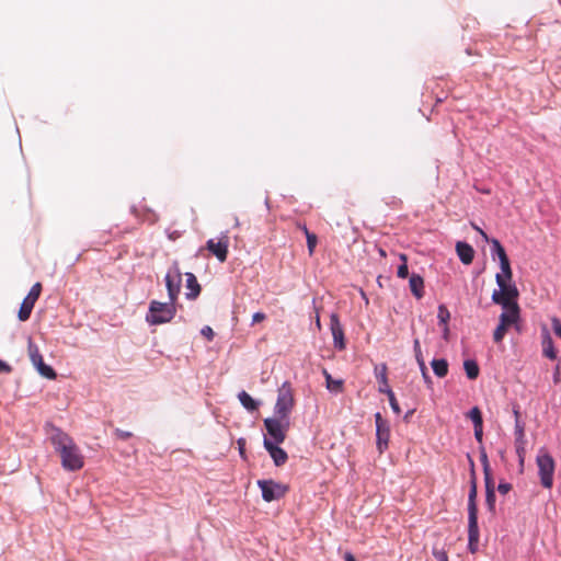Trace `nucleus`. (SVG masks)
<instances>
[{"mask_svg":"<svg viewBox=\"0 0 561 561\" xmlns=\"http://www.w3.org/2000/svg\"><path fill=\"white\" fill-rule=\"evenodd\" d=\"M432 368L438 377H445L448 373V363L445 359H434Z\"/></svg>","mask_w":561,"mask_h":561,"instance_id":"nucleus-23","label":"nucleus"},{"mask_svg":"<svg viewBox=\"0 0 561 561\" xmlns=\"http://www.w3.org/2000/svg\"><path fill=\"white\" fill-rule=\"evenodd\" d=\"M377 436V448L379 453H382L388 448L389 437H390V428L389 427H380L376 428Z\"/></svg>","mask_w":561,"mask_h":561,"instance_id":"nucleus-18","label":"nucleus"},{"mask_svg":"<svg viewBox=\"0 0 561 561\" xmlns=\"http://www.w3.org/2000/svg\"><path fill=\"white\" fill-rule=\"evenodd\" d=\"M480 460L483 466L484 480L492 479L491 469L488 460V455L483 445L480 446Z\"/></svg>","mask_w":561,"mask_h":561,"instance_id":"nucleus-27","label":"nucleus"},{"mask_svg":"<svg viewBox=\"0 0 561 561\" xmlns=\"http://www.w3.org/2000/svg\"><path fill=\"white\" fill-rule=\"evenodd\" d=\"M34 305L35 302L24 298L18 312V318L20 321L24 322L30 319Z\"/></svg>","mask_w":561,"mask_h":561,"instance_id":"nucleus-21","label":"nucleus"},{"mask_svg":"<svg viewBox=\"0 0 561 561\" xmlns=\"http://www.w3.org/2000/svg\"><path fill=\"white\" fill-rule=\"evenodd\" d=\"M46 433L49 435V440L55 450L60 456L62 467L69 471L80 470L84 465V458L73 439L51 423L46 424Z\"/></svg>","mask_w":561,"mask_h":561,"instance_id":"nucleus-2","label":"nucleus"},{"mask_svg":"<svg viewBox=\"0 0 561 561\" xmlns=\"http://www.w3.org/2000/svg\"><path fill=\"white\" fill-rule=\"evenodd\" d=\"M182 283V272L175 263L165 276V285L171 302H174L180 294Z\"/></svg>","mask_w":561,"mask_h":561,"instance_id":"nucleus-8","label":"nucleus"},{"mask_svg":"<svg viewBox=\"0 0 561 561\" xmlns=\"http://www.w3.org/2000/svg\"><path fill=\"white\" fill-rule=\"evenodd\" d=\"M414 350L416 353L421 352V345H420V341L417 339L414 340Z\"/></svg>","mask_w":561,"mask_h":561,"instance_id":"nucleus-52","label":"nucleus"},{"mask_svg":"<svg viewBox=\"0 0 561 561\" xmlns=\"http://www.w3.org/2000/svg\"><path fill=\"white\" fill-rule=\"evenodd\" d=\"M468 459H469V462H470V476H472V470H474V462L472 460V458L468 455ZM470 479H472V477H470Z\"/></svg>","mask_w":561,"mask_h":561,"instance_id":"nucleus-51","label":"nucleus"},{"mask_svg":"<svg viewBox=\"0 0 561 561\" xmlns=\"http://www.w3.org/2000/svg\"><path fill=\"white\" fill-rule=\"evenodd\" d=\"M330 329L333 337L334 347L340 351H343L346 346L344 330L336 313H332L330 317Z\"/></svg>","mask_w":561,"mask_h":561,"instance_id":"nucleus-11","label":"nucleus"},{"mask_svg":"<svg viewBox=\"0 0 561 561\" xmlns=\"http://www.w3.org/2000/svg\"><path fill=\"white\" fill-rule=\"evenodd\" d=\"M186 276V287L190 289L186 293V297L188 299H195L201 293V286L197 282L196 276L193 273H185Z\"/></svg>","mask_w":561,"mask_h":561,"instance_id":"nucleus-17","label":"nucleus"},{"mask_svg":"<svg viewBox=\"0 0 561 561\" xmlns=\"http://www.w3.org/2000/svg\"><path fill=\"white\" fill-rule=\"evenodd\" d=\"M257 485L261 488L262 497L266 502L279 500L288 491V485L277 483L273 480H259Z\"/></svg>","mask_w":561,"mask_h":561,"instance_id":"nucleus-5","label":"nucleus"},{"mask_svg":"<svg viewBox=\"0 0 561 561\" xmlns=\"http://www.w3.org/2000/svg\"><path fill=\"white\" fill-rule=\"evenodd\" d=\"M238 447H239V453L242 457H244V453H245V439L244 438H239L238 439Z\"/></svg>","mask_w":561,"mask_h":561,"instance_id":"nucleus-47","label":"nucleus"},{"mask_svg":"<svg viewBox=\"0 0 561 561\" xmlns=\"http://www.w3.org/2000/svg\"><path fill=\"white\" fill-rule=\"evenodd\" d=\"M115 435L119 438V439H123V440H126L128 438H130L133 436V434L130 432H125V431H122L119 428H117L115 431Z\"/></svg>","mask_w":561,"mask_h":561,"instance_id":"nucleus-43","label":"nucleus"},{"mask_svg":"<svg viewBox=\"0 0 561 561\" xmlns=\"http://www.w3.org/2000/svg\"><path fill=\"white\" fill-rule=\"evenodd\" d=\"M538 473L543 488L550 489L553 484L554 460L549 453L537 456Z\"/></svg>","mask_w":561,"mask_h":561,"instance_id":"nucleus-4","label":"nucleus"},{"mask_svg":"<svg viewBox=\"0 0 561 561\" xmlns=\"http://www.w3.org/2000/svg\"><path fill=\"white\" fill-rule=\"evenodd\" d=\"M28 355L32 364L36 367L37 371L47 379H55V370L44 363L43 356L41 355L38 347L32 342L28 343Z\"/></svg>","mask_w":561,"mask_h":561,"instance_id":"nucleus-9","label":"nucleus"},{"mask_svg":"<svg viewBox=\"0 0 561 561\" xmlns=\"http://www.w3.org/2000/svg\"><path fill=\"white\" fill-rule=\"evenodd\" d=\"M479 526L478 518H468V549L471 553L478 551Z\"/></svg>","mask_w":561,"mask_h":561,"instance_id":"nucleus-13","label":"nucleus"},{"mask_svg":"<svg viewBox=\"0 0 561 561\" xmlns=\"http://www.w3.org/2000/svg\"><path fill=\"white\" fill-rule=\"evenodd\" d=\"M278 444H274L271 439L264 438V447L268 451L270 456L273 458L275 466H283L287 459V453L277 446Z\"/></svg>","mask_w":561,"mask_h":561,"instance_id":"nucleus-12","label":"nucleus"},{"mask_svg":"<svg viewBox=\"0 0 561 561\" xmlns=\"http://www.w3.org/2000/svg\"><path fill=\"white\" fill-rule=\"evenodd\" d=\"M320 325H321L320 324V319H319V317H317V327L320 328Z\"/></svg>","mask_w":561,"mask_h":561,"instance_id":"nucleus-56","label":"nucleus"},{"mask_svg":"<svg viewBox=\"0 0 561 561\" xmlns=\"http://www.w3.org/2000/svg\"><path fill=\"white\" fill-rule=\"evenodd\" d=\"M542 347H543V354L545 356L551 358V359H554L556 358V351H554V347H553V342H552V339L550 337L549 334H547L543 339V342H542Z\"/></svg>","mask_w":561,"mask_h":561,"instance_id":"nucleus-26","label":"nucleus"},{"mask_svg":"<svg viewBox=\"0 0 561 561\" xmlns=\"http://www.w3.org/2000/svg\"><path fill=\"white\" fill-rule=\"evenodd\" d=\"M376 428L380 427H389L387 421H385L379 412L375 414Z\"/></svg>","mask_w":561,"mask_h":561,"instance_id":"nucleus-42","label":"nucleus"},{"mask_svg":"<svg viewBox=\"0 0 561 561\" xmlns=\"http://www.w3.org/2000/svg\"><path fill=\"white\" fill-rule=\"evenodd\" d=\"M515 440H525V425L520 420L515 422Z\"/></svg>","mask_w":561,"mask_h":561,"instance_id":"nucleus-36","label":"nucleus"},{"mask_svg":"<svg viewBox=\"0 0 561 561\" xmlns=\"http://www.w3.org/2000/svg\"><path fill=\"white\" fill-rule=\"evenodd\" d=\"M474 437L480 446L483 445V425H478V427H474Z\"/></svg>","mask_w":561,"mask_h":561,"instance_id":"nucleus-39","label":"nucleus"},{"mask_svg":"<svg viewBox=\"0 0 561 561\" xmlns=\"http://www.w3.org/2000/svg\"><path fill=\"white\" fill-rule=\"evenodd\" d=\"M306 238L309 254L312 255L317 247L318 238L314 233L310 232L309 230H306Z\"/></svg>","mask_w":561,"mask_h":561,"instance_id":"nucleus-32","label":"nucleus"},{"mask_svg":"<svg viewBox=\"0 0 561 561\" xmlns=\"http://www.w3.org/2000/svg\"><path fill=\"white\" fill-rule=\"evenodd\" d=\"M376 428L380 427H389L387 421H385L379 412L375 414Z\"/></svg>","mask_w":561,"mask_h":561,"instance_id":"nucleus-41","label":"nucleus"},{"mask_svg":"<svg viewBox=\"0 0 561 561\" xmlns=\"http://www.w3.org/2000/svg\"><path fill=\"white\" fill-rule=\"evenodd\" d=\"M344 559L345 561H356L355 557L351 552H346Z\"/></svg>","mask_w":561,"mask_h":561,"instance_id":"nucleus-50","label":"nucleus"},{"mask_svg":"<svg viewBox=\"0 0 561 561\" xmlns=\"http://www.w3.org/2000/svg\"><path fill=\"white\" fill-rule=\"evenodd\" d=\"M468 417L472 421L473 427H478V425H483L482 413L478 407H473L468 412Z\"/></svg>","mask_w":561,"mask_h":561,"instance_id":"nucleus-30","label":"nucleus"},{"mask_svg":"<svg viewBox=\"0 0 561 561\" xmlns=\"http://www.w3.org/2000/svg\"><path fill=\"white\" fill-rule=\"evenodd\" d=\"M409 286L415 298L421 299L424 296V279L419 274L410 276Z\"/></svg>","mask_w":561,"mask_h":561,"instance_id":"nucleus-16","label":"nucleus"},{"mask_svg":"<svg viewBox=\"0 0 561 561\" xmlns=\"http://www.w3.org/2000/svg\"><path fill=\"white\" fill-rule=\"evenodd\" d=\"M456 251L463 264L468 265L472 263L474 257V250L470 244L467 242L458 241L456 243Z\"/></svg>","mask_w":561,"mask_h":561,"instance_id":"nucleus-15","label":"nucleus"},{"mask_svg":"<svg viewBox=\"0 0 561 561\" xmlns=\"http://www.w3.org/2000/svg\"><path fill=\"white\" fill-rule=\"evenodd\" d=\"M413 413V410L409 411L405 416H404V420H408V417Z\"/></svg>","mask_w":561,"mask_h":561,"instance_id":"nucleus-54","label":"nucleus"},{"mask_svg":"<svg viewBox=\"0 0 561 561\" xmlns=\"http://www.w3.org/2000/svg\"><path fill=\"white\" fill-rule=\"evenodd\" d=\"M472 227H473V228H474V229H476V230H477V231H478V232H479V233H480V234H481V236H482L486 241L489 240V239H488L486 233H485L481 228H479L478 226H476V225H473V224H472Z\"/></svg>","mask_w":561,"mask_h":561,"instance_id":"nucleus-49","label":"nucleus"},{"mask_svg":"<svg viewBox=\"0 0 561 561\" xmlns=\"http://www.w3.org/2000/svg\"><path fill=\"white\" fill-rule=\"evenodd\" d=\"M513 413H514V416H515V421L516 420H520V413H519V405L518 404H513Z\"/></svg>","mask_w":561,"mask_h":561,"instance_id":"nucleus-48","label":"nucleus"},{"mask_svg":"<svg viewBox=\"0 0 561 561\" xmlns=\"http://www.w3.org/2000/svg\"><path fill=\"white\" fill-rule=\"evenodd\" d=\"M327 381H328L327 386H331V377L329 375L327 376Z\"/></svg>","mask_w":561,"mask_h":561,"instance_id":"nucleus-55","label":"nucleus"},{"mask_svg":"<svg viewBox=\"0 0 561 561\" xmlns=\"http://www.w3.org/2000/svg\"><path fill=\"white\" fill-rule=\"evenodd\" d=\"M378 252H379L381 257H386L387 256V253H386V251L382 248H379Z\"/></svg>","mask_w":561,"mask_h":561,"instance_id":"nucleus-53","label":"nucleus"},{"mask_svg":"<svg viewBox=\"0 0 561 561\" xmlns=\"http://www.w3.org/2000/svg\"><path fill=\"white\" fill-rule=\"evenodd\" d=\"M477 478L476 470H472V479H470V491L468 495V518H478L477 507Z\"/></svg>","mask_w":561,"mask_h":561,"instance_id":"nucleus-14","label":"nucleus"},{"mask_svg":"<svg viewBox=\"0 0 561 561\" xmlns=\"http://www.w3.org/2000/svg\"><path fill=\"white\" fill-rule=\"evenodd\" d=\"M375 376L376 380L380 385H387V366L385 364H379L375 366Z\"/></svg>","mask_w":561,"mask_h":561,"instance_id":"nucleus-28","label":"nucleus"},{"mask_svg":"<svg viewBox=\"0 0 561 561\" xmlns=\"http://www.w3.org/2000/svg\"><path fill=\"white\" fill-rule=\"evenodd\" d=\"M500 266H501V271H502V275H504V277L506 278H513V272H512V268H511V263H510V260L508 257H503L502 260H500Z\"/></svg>","mask_w":561,"mask_h":561,"instance_id":"nucleus-33","label":"nucleus"},{"mask_svg":"<svg viewBox=\"0 0 561 561\" xmlns=\"http://www.w3.org/2000/svg\"><path fill=\"white\" fill-rule=\"evenodd\" d=\"M552 329L557 336L561 339V321L558 318L551 319Z\"/></svg>","mask_w":561,"mask_h":561,"instance_id":"nucleus-38","label":"nucleus"},{"mask_svg":"<svg viewBox=\"0 0 561 561\" xmlns=\"http://www.w3.org/2000/svg\"><path fill=\"white\" fill-rule=\"evenodd\" d=\"M202 334L207 337L208 341L213 340L214 331L210 327H204L202 329Z\"/></svg>","mask_w":561,"mask_h":561,"instance_id":"nucleus-45","label":"nucleus"},{"mask_svg":"<svg viewBox=\"0 0 561 561\" xmlns=\"http://www.w3.org/2000/svg\"><path fill=\"white\" fill-rule=\"evenodd\" d=\"M11 366L8 363L0 359V374H9L11 373Z\"/></svg>","mask_w":561,"mask_h":561,"instance_id":"nucleus-46","label":"nucleus"},{"mask_svg":"<svg viewBox=\"0 0 561 561\" xmlns=\"http://www.w3.org/2000/svg\"><path fill=\"white\" fill-rule=\"evenodd\" d=\"M295 405L294 394L290 388H279L275 405V414L280 420H288V415Z\"/></svg>","mask_w":561,"mask_h":561,"instance_id":"nucleus-6","label":"nucleus"},{"mask_svg":"<svg viewBox=\"0 0 561 561\" xmlns=\"http://www.w3.org/2000/svg\"><path fill=\"white\" fill-rule=\"evenodd\" d=\"M463 368H465L467 377L470 380H474L479 376L480 369H479V366L476 360H473V359L465 360Z\"/></svg>","mask_w":561,"mask_h":561,"instance_id":"nucleus-22","label":"nucleus"},{"mask_svg":"<svg viewBox=\"0 0 561 561\" xmlns=\"http://www.w3.org/2000/svg\"><path fill=\"white\" fill-rule=\"evenodd\" d=\"M41 293H42V284L41 283H35L32 286L30 293L27 294V296L25 298H27L28 300H31L33 302H36L37 299L41 296Z\"/></svg>","mask_w":561,"mask_h":561,"instance_id":"nucleus-35","label":"nucleus"},{"mask_svg":"<svg viewBox=\"0 0 561 561\" xmlns=\"http://www.w3.org/2000/svg\"><path fill=\"white\" fill-rule=\"evenodd\" d=\"M432 553L438 561H448V556L445 550H438L436 548H433Z\"/></svg>","mask_w":561,"mask_h":561,"instance_id":"nucleus-37","label":"nucleus"},{"mask_svg":"<svg viewBox=\"0 0 561 561\" xmlns=\"http://www.w3.org/2000/svg\"><path fill=\"white\" fill-rule=\"evenodd\" d=\"M379 390L388 396L390 405L394 413L399 414L401 412L399 403L396 399L394 393L392 392L391 388H379Z\"/></svg>","mask_w":561,"mask_h":561,"instance_id":"nucleus-29","label":"nucleus"},{"mask_svg":"<svg viewBox=\"0 0 561 561\" xmlns=\"http://www.w3.org/2000/svg\"><path fill=\"white\" fill-rule=\"evenodd\" d=\"M437 318H438L439 324L443 327L444 336L447 337V335L449 333L448 321L450 319V312L445 305L438 306Z\"/></svg>","mask_w":561,"mask_h":561,"instance_id":"nucleus-19","label":"nucleus"},{"mask_svg":"<svg viewBox=\"0 0 561 561\" xmlns=\"http://www.w3.org/2000/svg\"><path fill=\"white\" fill-rule=\"evenodd\" d=\"M228 247L229 238L227 236H222L218 239V241L209 239L206 242V249L211 252L220 262H225L227 260Z\"/></svg>","mask_w":561,"mask_h":561,"instance_id":"nucleus-10","label":"nucleus"},{"mask_svg":"<svg viewBox=\"0 0 561 561\" xmlns=\"http://www.w3.org/2000/svg\"><path fill=\"white\" fill-rule=\"evenodd\" d=\"M264 426L268 435L273 438L274 444H282L286 438V431L289 426L287 420H280L278 416L275 419H265Z\"/></svg>","mask_w":561,"mask_h":561,"instance_id":"nucleus-7","label":"nucleus"},{"mask_svg":"<svg viewBox=\"0 0 561 561\" xmlns=\"http://www.w3.org/2000/svg\"><path fill=\"white\" fill-rule=\"evenodd\" d=\"M525 444H526V440H515V448H516V454L518 456V463H519L520 472L524 471L525 455H526Z\"/></svg>","mask_w":561,"mask_h":561,"instance_id":"nucleus-25","label":"nucleus"},{"mask_svg":"<svg viewBox=\"0 0 561 561\" xmlns=\"http://www.w3.org/2000/svg\"><path fill=\"white\" fill-rule=\"evenodd\" d=\"M266 319V314L263 312H255L252 317V324L262 322Z\"/></svg>","mask_w":561,"mask_h":561,"instance_id":"nucleus-44","label":"nucleus"},{"mask_svg":"<svg viewBox=\"0 0 561 561\" xmlns=\"http://www.w3.org/2000/svg\"><path fill=\"white\" fill-rule=\"evenodd\" d=\"M174 302L163 304L152 300L149 306V312L146 316V321L149 324L157 325L170 322L175 316Z\"/></svg>","mask_w":561,"mask_h":561,"instance_id":"nucleus-3","label":"nucleus"},{"mask_svg":"<svg viewBox=\"0 0 561 561\" xmlns=\"http://www.w3.org/2000/svg\"><path fill=\"white\" fill-rule=\"evenodd\" d=\"M333 386H341V382H340V381H336V382H334V385H333Z\"/></svg>","mask_w":561,"mask_h":561,"instance_id":"nucleus-58","label":"nucleus"},{"mask_svg":"<svg viewBox=\"0 0 561 561\" xmlns=\"http://www.w3.org/2000/svg\"><path fill=\"white\" fill-rule=\"evenodd\" d=\"M499 289L492 293V301L503 308L500 314V323L493 332L495 343H501L510 327L515 325L518 330V321L520 318V308L517 302L519 291L512 278H506L502 274L495 275Z\"/></svg>","mask_w":561,"mask_h":561,"instance_id":"nucleus-1","label":"nucleus"},{"mask_svg":"<svg viewBox=\"0 0 561 561\" xmlns=\"http://www.w3.org/2000/svg\"><path fill=\"white\" fill-rule=\"evenodd\" d=\"M512 490V484L508 482H500L497 485V491L501 494H506Z\"/></svg>","mask_w":561,"mask_h":561,"instance_id":"nucleus-40","label":"nucleus"},{"mask_svg":"<svg viewBox=\"0 0 561 561\" xmlns=\"http://www.w3.org/2000/svg\"><path fill=\"white\" fill-rule=\"evenodd\" d=\"M491 243H492V252L497 255L499 260H502L503 257L504 259L508 257L505 252V249L502 247V244L500 243L499 240L493 239L491 241Z\"/></svg>","mask_w":561,"mask_h":561,"instance_id":"nucleus-31","label":"nucleus"},{"mask_svg":"<svg viewBox=\"0 0 561 561\" xmlns=\"http://www.w3.org/2000/svg\"><path fill=\"white\" fill-rule=\"evenodd\" d=\"M400 260L402 261V264L398 267L397 275L400 278H405L409 275V270H408V264H407L408 257L405 254L401 253Z\"/></svg>","mask_w":561,"mask_h":561,"instance_id":"nucleus-34","label":"nucleus"},{"mask_svg":"<svg viewBox=\"0 0 561 561\" xmlns=\"http://www.w3.org/2000/svg\"><path fill=\"white\" fill-rule=\"evenodd\" d=\"M485 502L488 508L493 512L495 510V490L493 479L485 480Z\"/></svg>","mask_w":561,"mask_h":561,"instance_id":"nucleus-20","label":"nucleus"},{"mask_svg":"<svg viewBox=\"0 0 561 561\" xmlns=\"http://www.w3.org/2000/svg\"><path fill=\"white\" fill-rule=\"evenodd\" d=\"M302 231L306 233V230H308V228L306 226H302L301 227Z\"/></svg>","mask_w":561,"mask_h":561,"instance_id":"nucleus-57","label":"nucleus"},{"mask_svg":"<svg viewBox=\"0 0 561 561\" xmlns=\"http://www.w3.org/2000/svg\"><path fill=\"white\" fill-rule=\"evenodd\" d=\"M238 397L242 405L249 411H254L257 409V402L252 399V397L245 391H241Z\"/></svg>","mask_w":561,"mask_h":561,"instance_id":"nucleus-24","label":"nucleus"}]
</instances>
